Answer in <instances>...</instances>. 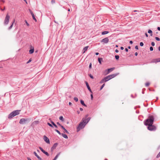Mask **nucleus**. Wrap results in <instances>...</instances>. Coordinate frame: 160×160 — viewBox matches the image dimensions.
<instances>
[{
  "mask_svg": "<svg viewBox=\"0 0 160 160\" xmlns=\"http://www.w3.org/2000/svg\"><path fill=\"white\" fill-rule=\"evenodd\" d=\"M121 50H123V49H124V48H123V47H121Z\"/></svg>",
  "mask_w": 160,
  "mask_h": 160,
  "instance_id": "bf43d9fd",
  "label": "nucleus"
},
{
  "mask_svg": "<svg viewBox=\"0 0 160 160\" xmlns=\"http://www.w3.org/2000/svg\"><path fill=\"white\" fill-rule=\"evenodd\" d=\"M108 33H109V32L108 31H104V32H102V35H105V34H107Z\"/></svg>",
  "mask_w": 160,
  "mask_h": 160,
  "instance_id": "393cba45",
  "label": "nucleus"
},
{
  "mask_svg": "<svg viewBox=\"0 0 160 160\" xmlns=\"http://www.w3.org/2000/svg\"><path fill=\"white\" fill-rule=\"evenodd\" d=\"M13 24V22H12V24H11V25L8 28V29L9 30L11 29L12 28Z\"/></svg>",
  "mask_w": 160,
  "mask_h": 160,
  "instance_id": "c756f323",
  "label": "nucleus"
},
{
  "mask_svg": "<svg viewBox=\"0 0 160 160\" xmlns=\"http://www.w3.org/2000/svg\"><path fill=\"white\" fill-rule=\"evenodd\" d=\"M160 157V152L157 155V158H158Z\"/></svg>",
  "mask_w": 160,
  "mask_h": 160,
  "instance_id": "4c0bfd02",
  "label": "nucleus"
},
{
  "mask_svg": "<svg viewBox=\"0 0 160 160\" xmlns=\"http://www.w3.org/2000/svg\"><path fill=\"white\" fill-rule=\"evenodd\" d=\"M62 136H63V138H68V137L67 136V135H66V134L62 133Z\"/></svg>",
  "mask_w": 160,
  "mask_h": 160,
  "instance_id": "b1692460",
  "label": "nucleus"
},
{
  "mask_svg": "<svg viewBox=\"0 0 160 160\" xmlns=\"http://www.w3.org/2000/svg\"><path fill=\"white\" fill-rule=\"evenodd\" d=\"M158 50L160 51V46L158 47Z\"/></svg>",
  "mask_w": 160,
  "mask_h": 160,
  "instance_id": "69168bd1",
  "label": "nucleus"
},
{
  "mask_svg": "<svg viewBox=\"0 0 160 160\" xmlns=\"http://www.w3.org/2000/svg\"><path fill=\"white\" fill-rule=\"evenodd\" d=\"M26 3H27L26 0H23Z\"/></svg>",
  "mask_w": 160,
  "mask_h": 160,
  "instance_id": "0e129e2a",
  "label": "nucleus"
},
{
  "mask_svg": "<svg viewBox=\"0 0 160 160\" xmlns=\"http://www.w3.org/2000/svg\"><path fill=\"white\" fill-rule=\"evenodd\" d=\"M60 153L59 152V153H58L56 156V157H55V158H54V159L53 160H56V159L58 158V156H59V155H60Z\"/></svg>",
  "mask_w": 160,
  "mask_h": 160,
  "instance_id": "412c9836",
  "label": "nucleus"
},
{
  "mask_svg": "<svg viewBox=\"0 0 160 160\" xmlns=\"http://www.w3.org/2000/svg\"><path fill=\"white\" fill-rule=\"evenodd\" d=\"M25 23H26L27 26H29V24L28 23L27 21L26 20H25Z\"/></svg>",
  "mask_w": 160,
  "mask_h": 160,
  "instance_id": "c9c22d12",
  "label": "nucleus"
},
{
  "mask_svg": "<svg viewBox=\"0 0 160 160\" xmlns=\"http://www.w3.org/2000/svg\"><path fill=\"white\" fill-rule=\"evenodd\" d=\"M51 122L52 124L54 126V127H55L56 128H57V125H56L52 121V122Z\"/></svg>",
  "mask_w": 160,
  "mask_h": 160,
  "instance_id": "c85d7f7f",
  "label": "nucleus"
},
{
  "mask_svg": "<svg viewBox=\"0 0 160 160\" xmlns=\"http://www.w3.org/2000/svg\"><path fill=\"white\" fill-rule=\"evenodd\" d=\"M31 60L30 59H29L28 62H27V63H29L30 62H31Z\"/></svg>",
  "mask_w": 160,
  "mask_h": 160,
  "instance_id": "a18cd8bd",
  "label": "nucleus"
},
{
  "mask_svg": "<svg viewBox=\"0 0 160 160\" xmlns=\"http://www.w3.org/2000/svg\"><path fill=\"white\" fill-rule=\"evenodd\" d=\"M158 58V59L159 60V62H160V58Z\"/></svg>",
  "mask_w": 160,
  "mask_h": 160,
  "instance_id": "338daca9",
  "label": "nucleus"
},
{
  "mask_svg": "<svg viewBox=\"0 0 160 160\" xmlns=\"http://www.w3.org/2000/svg\"><path fill=\"white\" fill-rule=\"evenodd\" d=\"M61 127L67 133H69V132H68V131L63 127V126H61Z\"/></svg>",
  "mask_w": 160,
  "mask_h": 160,
  "instance_id": "6ab92c4d",
  "label": "nucleus"
},
{
  "mask_svg": "<svg viewBox=\"0 0 160 160\" xmlns=\"http://www.w3.org/2000/svg\"><path fill=\"white\" fill-rule=\"evenodd\" d=\"M74 99L76 102H78V98L77 97H75L74 98Z\"/></svg>",
  "mask_w": 160,
  "mask_h": 160,
  "instance_id": "7c9ffc66",
  "label": "nucleus"
},
{
  "mask_svg": "<svg viewBox=\"0 0 160 160\" xmlns=\"http://www.w3.org/2000/svg\"><path fill=\"white\" fill-rule=\"evenodd\" d=\"M155 39L157 41H160V38L158 37H156Z\"/></svg>",
  "mask_w": 160,
  "mask_h": 160,
  "instance_id": "e433bc0d",
  "label": "nucleus"
},
{
  "mask_svg": "<svg viewBox=\"0 0 160 160\" xmlns=\"http://www.w3.org/2000/svg\"><path fill=\"white\" fill-rule=\"evenodd\" d=\"M135 48L136 49H138V46H136L135 47Z\"/></svg>",
  "mask_w": 160,
  "mask_h": 160,
  "instance_id": "09e8293b",
  "label": "nucleus"
},
{
  "mask_svg": "<svg viewBox=\"0 0 160 160\" xmlns=\"http://www.w3.org/2000/svg\"><path fill=\"white\" fill-rule=\"evenodd\" d=\"M148 129L150 131H154L156 129V127L154 125H151L148 126Z\"/></svg>",
  "mask_w": 160,
  "mask_h": 160,
  "instance_id": "39448f33",
  "label": "nucleus"
},
{
  "mask_svg": "<svg viewBox=\"0 0 160 160\" xmlns=\"http://www.w3.org/2000/svg\"><path fill=\"white\" fill-rule=\"evenodd\" d=\"M151 44L152 46H154L155 45V43L154 42H152Z\"/></svg>",
  "mask_w": 160,
  "mask_h": 160,
  "instance_id": "37998d69",
  "label": "nucleus"
},
{
  "mask_svg": "<svg viewBox=\"0 0 160 160\" xmlns=\"http://www.w3.org/2000/svg\"><path fill=\"white\" fill-rule=\"evenodd\" d=\"M39 148L40 149L43 153H44L46 155L48 156H49V154L48 153L46 152H45V151H44V150H43V149L41 148V147H39Z\"/></svg>",
  "mask_w": 160,
  "mask_h": 160,
  "instance_id": "1a4fd4ad",
  "label": "nucleus"
},
{
  "mask_svg": "<svg viewBox=\"0 0 160 160\" xmlns=\"http://www.w3.org/2000/svg\"><path fill=\"white\" fill-rule=\"evenodd\" d=\"M47 124H48L49 126H50V127H52V128H53V126H52L51 124L50 123H49L48 122Z\"/></svg>",
  "mask_w": 160,
  "mask_h": 160,
  "instance_id": "72a5a7b5",
  "label": "nucleus"
},
{
  "mask_svg": "<svg viewBox=\"0 0 160 160\" xmlns=\"http://www.w3.org/2000/svg\"><path fill=\"white\" fill-rule=\"evenodd\" d=\"M115 58L117 60H118L119 58V56L118 55H116L115 56Z\"/></svg>",
  "mask_w": 160,
  "mask_h": 160,
  "instance_id": "2f4dec72",
  "label": "nucleus"
},
{
  "mask_svg": "<svg viewBox=\"0 0 160 160\" xmlns=\"http://www.w3.org/2000/svg\"><path fill=\"white\" fill-rule=\"evenodd\" d=\"M115 52H118V49H116L115 50Z\"/></svg>",
  "mask_w": 160,
  "mask_h": 160,
  "instance_id": "864d4df0",
  "label": "nucleus"
},
{
  "mask_svg": "<svg viewBox=\"0 0 160 160\" xmlns=\"http://www.w3.org/2000/svg\"><path fill=\"white\" fill-rule=\"evenodd\" d=\"M90 77L92 79H93V77L91 74L89 75Z\"/></svg>",
  "mask_w": 160,
  "mask_h": 160,
  "instance_id": "ea45409f",
  "label": "nucleus"
},
{
  "mask_svg": "<svg viewBox=\"0 0 160 160\" xmlns=\"http://www.w3.org/2000/svg\"><path fill=\"white\" fill-rule=\"evenodd\" d=\"M20 111L16 110L11 112L9 115V118H12L14 116L18 115Z\"/></svg>",
  "mask_w": 160,
  "mask_h": 160,
  "instance_id": "7ed1b4c3",
  "label": "nucleus"
},
{
  "mask_svg": "<svg viewBox=\"0 0 160 160\" xmlns=\"http://www.w3.org/2000/svg\"><path fill=\"white\" fill-rule=\"evenodd\" d=\"M10 19V16L8 14L6 15L5 19L4 20V23L5 25H7L9 22Z\"/></svg>",
  "mask_w": 160,
  "mask_h": 160,
  "instance_id": "20e7f679",
  "label": "nucleus"
},
{
  "mask_svg": "<svg viewBox=\"0 0 160 160\" xmlns=\"http://www.w3.org/2000/svg\"><path fill=\"white\" fill-rule=\"evenodd\" d=\"M28 120L27 119L22 118L19 121V123L21 124H23L25 123V122Z\"/></svg>",
  "mask_w": 160,
  "mask_h": 160,
  "instance_id": "423d86ee",
  "label": "nucleus"
},
{
  "mask_svg": "<svg viewBox=\"0 0 160 160\" xmlns=\"http://www.w3.org/2000/svg\"><path fill=\"white\" fill-rule=\"evenodd\" d=\"M157 29H158V30L159 31H160V27H158V28H157Z\"/></svg>",
  "mask_w": 160,
  "mask_h": 160,
  "instance_id": "3c124183",
  "label": "nucleus"
},
{
  "mask_svg": "<svg viewBox=\"0 0 160 160\" xmlns=\"http://www.w3.org/2000/svg\"><path fill=\"white\" fill-rule=\"evenodd\" d=\"M158 62H159L158 58L153 59L151 61L152 63H157Z\"/></svg>",
  "mask_w": 160,
  "mask_h": 160,
  "instance_id": "ddd939ff",
  "label": "nucleus"
},
{
  "mask_svg": "<svg viewBox=\"0 0 160 160\" xmlns=\"http://www.w3.org/2000/svg\"><path fill=\"white\" fill-rule=\"evenodd\" d=\"M114 69V68H112L107 69L108 72L107 74H109L110 72L112 71Z\"/></svg>",
  "mask_w": 160,
  "mask_h": 160,
  "instance_id": "4468645a",
  "label": "nucleus"
},
{
  "mask_svg": "<svg viewBox=\"0 0 160 160\" xmlns=\"http://www.w3.org/2000/svg\"><path fill=\"white\" fill-rule=\"evenodd\" d=\"M150 49L151 51H152L153 50V48L152 47H151L150 48Z\"/></svg>",
  "mask_w": 160,
  "mask_h": 160,
  "instance_id": "79ce46f5",
  "label": "nucleus"
},
{
  "mask_svg": "<svg viewBox=\"0 0 160 160\" xmlns=\"http://www.w3.org/2000/svg\"><path fill=\"white\" fill-rule=\"evenodd\" d=\"M59 119L62 121H64V118L62 116H61L59 118Z\"/></svg>",
  "mask_w": 160,
  "mask_h": 160,
  "instance_id": "cd10ccee",
  "label": "nucleus"
},
{
  "mask_svg": "<svg viewBox=\"0 0 160 160\" xmlns=\"http://www.w3.org/2000/svg\"><path fill=\"white\" fill-rule=\"evenodd\" d=\"M28 160H31V159L30 158H28Z\"/></svg>",
  "mask_w": 160,
  "mask_h": 160,
  "instance_id": "e2e57ef3",
  "label": "nucleus"
},
{
  "mask_svg": "<svg viewBox=\"0 0 160 160\" xmlns=\"http://www.w3.org/2000/svg\"><path fill=\"white\" fill-rule=\"evenodd\" d=\"M88 48V46H87L84 47L83 49V53H85V52L87 50Z\"/></svg>",
  "mask_w": 160,
  "mask_h": 160,
  "instance_id": "dca6fc26",
  "label": "nucleus"
},
{
  "mask_svg": "<svg viewBox=\"0 0 160 160\" xmlns=\"http://www.w3.org/2000/svg\"><path fill=\"white\" fill-rule=\"evenodd\" d=\"M140 45L141 46H142L143 45V43L142 42H141L140 43Z\"/></svg>",
  "mask_w": 160,
  "mask_h": 160,
  "instance_id": "58836bf2",
  "label": "nucleus"
},
{
  "mask_svg": "<svg viewBox=\"0 0 160 160\" xmlns=\"http://www.w3.org/2000/svg\"><path fill=\"white\" fill-rule=\"evenodd\" d=\"M90 119V118H83L82 121L79 123L77 128L78 132L79 131L80 129L83 128L85 125L88 123Z\"/></svg>",
  "mask_w": 160,
  "mask_h": 160,
  "instance_id": "f257e3e1",
  "label": "nucleus"
},
{
  "mask_svg": "<svg viewBox=\"0 0 160 160\" xmlns=\"http://www.w3.org/2000/svg\"><path fill=\"white\" fill-rule=\"evenodd\" d=\"M148 32L150 34V35L151 36L152 35V32L151 30L149 29L148 31Z\"/></svg>",
  "mask_w": 160,
  "mask_h": 160,
  "instance_id": "5701e85b",
  "label": "nucleus"
},
{
  "mask_svg": "<svg viewBox=\"0 0 160 160\" xmlns=\"http://www.w3.org/2000/svg\"><path fill=\"white\" fill-rule=\"evenodd\" d=\"M138 53L137 52H136L135 53V55L136 56H137V55H138Z\"/></svg>",
  "mask_w": 160,
  "mask_h": 160,
  "instance_id": "603ef678",
  "label": "nucleus"
},
{
  "mask_svg": "<svg viewBox=\"0 0 160 160\" xmlns=\"http://www.w3.org/2000/svg\"><path fill=\"white\" fill-rule=\"evenodd\" d=\"M107 82L106 81V80H105V79L104 78H103L102 79V80L100 81V83L101 84V83H102L104 82Z\"/></svg>",
  "mask_w": 160,
  "mask_h": 160,
  "instance_id": "f3484780",
  "label": "nucleus"
},
{
  "mask_svg": "<svg viewBox=\"0 0 160 160\" xmlns=\"http://www.w3.org/2000/svg\"><path fill=\"white\" fill-rule=\"evenodd\" d=\"M153 121L154 118L153 117L151 116L145 122V124L148 126L152 125L153 123Z\"/></svg>",
  "mask_w": 160,
  "mask_h": 160,
  "instance_id": "f03ea898",
  "label": "nucleus"
},
{
  "mask_svg": "<svg viewBox=\"0 0 160 160\" xmlns=\"http://www.w3.org/2000/svg\"><path fill=\"white\" fill-rule=\"evenodd\" d=\"M57 124L59 126H60L61 127V126H62L58 122H57Z\"/></svg>",
  "mask_w": 160,
  "mask_h": 160,
  "instance_id": "8fccbe9b",
  "label": "nucleus"
},
{
  "mask_svg": "<svg viewBox=\"0 0 160 160\" xmlns=\"http://www.w3.org/2000/svg\"><path fill=\"white\" fill-rule=\"evenodd\" d=\"M91 99L92 100L93 98V95L92 94H91Z\"/></svg>",
  "mask_w": 160,
  "mask_h": 160,
  "instance_id": "49530a36",
  "label": "nucleus"
},
{
  "mask_svg": "<svg viewBox=\"0 0 160 160\" xmlns=\"http://www.w3.org/2000/svg\"><path fill=\"white\" fill-rule=\"evenodd\" d=\"M104 78V79H105V80H106V81H107L110 80L108 76L105 77Z\"/></svg>",
  "mask_w": 160,
  "mask_h": 160,
  "instance_id": "a878e982",
  "label": "nucleus"
},
{
  "mask_svg": "<svg viewBox=\"0 0 160 160\" xmlns=\"http://www.w3.org/2000/svg\"><path fill=\"white\" fill-rule=\"evenodd\" d=\"M117 74H112L108 76L110 80L115 77L116 76Z\"/></svg>",
  "mask_w": 160,
  "mask_h": 160,
  "instance_id": "9d476101",
  "label": "nucleus"
},
{
  "mask_svg": "<svg viewBox=\"0 0 160 160\" xmlns=\"http://www.w3.org/2000/svg\"><path fill=\"white\" fill-rule=\"evenodd\" d=\"M15 19H14L13 22V23L15 22Z\"/></svg>",
  "mask_w": 160,
  "mask_h": 160,
  "instance_id": "774afa93",
  "label": "nucleus"
},
{
  "mask_svg": "<svg viewBox=\"0 0 160 160\" xmlns=\"http://www.w3.org/2000/svg\"><path fill=\"white\" fill-rule=\"evenodd\" d=\"M29 11H30V12L32 16V17L33 18V20H35V22H37V20L36 19V18H35V16H34V15L33 14V13L31 11V10H29Z\"/></svg>",
  "mask_w": 160,
  "mask_h": 160,
  "instance_id": "9b49d317",
  "label": "nucleus"
},
{
  "mask_svg": "<svg viewBox=\"0 0 160 160\" xmlns=\"http://www.w3.org/2000/svg\"><path fill=\"white\" fill-rule=\"evenodd\" d=\"M85 83L86 84V85L87 88H88V90L91 93H92V91L88 82H85Z\"/></svg>",
  "mask_w": 160,
  "mask_h": 160,
  "instance_id": "f8f14e48",
  "label": "nucleus"
},
{
  "mask_svg": "<svg viewBox=\"0 0 160 160\" xmlns=\"http://www.w3.org/2000/svg\"><path fill=\"white\" fill-rule=\"evenodd\" d=\"M150 84V83L149 82H147L145 85V86L146 87H148V86Z\"/></svg>",
  "mask_w": 160,
  "mask_h": 160,
  "instance_id": "bb28decb",
  "label": "nucleus"
},
{
  "mask_svg": "<svg viewBox=\"0 0 160 160\" xmlns=\"http://www.w3.org/2000/svg\"><path fill=\"white\" fill-rule=\"evenodd\" d=\"M34 153L35 155L37 158L39 160H42V159L40 158V157L37 154V153L35 152H34Z\"/></svg>",
  "mask_w": 160,
  "mask_h": 160,
  "instance_id": "2eb2a0df",
  "label": "nucleus"
},
{
  "mask_svg": "<svg viewBox=\"0 0 160 160\" xmlns=\"http://www.w3.org/2000/svg\"><path fill=\"white\" fill-rule=\"evenodd\" d=\"M91 67H92V64H91V63H90L89 65V68H91Z\"/></svg>",
  "mask_w": 160,
  "mask_h": 160,
  "instance_id": "de8ad7c7",
  "label": "nucleus"
},
{
  "mask_svg": "<svg viewBox=\"0 0 160 160\" xmlns=\"http://www.w3.org/2000/svg\"><path fill=\"white\" fill-rule=\"evenodd\" d=\"M98 60L100 64H101V62L102 60V58H98Z\"/></svg>",
  "mask_w": 160,
  "mask_h": 160,
  "instance_id": "4be33fe9",
  "label": "nucleus"
},
{
  "mask_svg": "<svg viewBox=\"0 0 160 160\" xmlns=\"http://www.w3.org/2000/svg\"><path fill=\"white\" fill-rule=\"evenodd\" d=\"M81 104L85 107H87V105L85 104L84 101L82 100H81L80 101Z\"/></svg>",
  "mask_w": 160,
  "mask_h": 160,
  "instance_id": "aec40b11",
  "label": "nucleus"
},
{
  "mask_svg": "<svg viewBox=\"0 0 160 160\" xmlns=\"http://www.w3.org/2000/svg\"><path fill=\"white\" fill-rule=\"evenodd\" d=\"M72 103H71V102H69V105H72Z\"/></svg>",
  "mask_w": 160,
  "mask_h": 160,
  "instance_id": "052dcab7",
  "label": "nucleus"
},
{
  "mask_svg": "<svg viewBox=\"0 0 160 160\" xmlns=\"http://www.w3.org/2000/svg\"><path fill=\"white\" fill-rule=\"evenodd\" d=\"M96 55H98L99 54V53L98 52H96L95 53Z\"/></svg>",
  "mask_w": 160,
  "mask_h": 160,
  "instance_id": "680f3d73",
  "label": "nucleus"
},
{
  "mask_svg": "<svg viewBox=\"0 0 160 160\" xmlns=\"http://www.w3.org/2000/svg\"><path fill=\"white\" fill-rule=\"evenodd\" d=\"M51 3L52 4L54 3H55V0H52L51 1Z\"/></svg>",
  "mask_w": 160,
  "mask_h": 160,
  "instance_id": "a19ab883",
  "label": "nucleus"
},
{
  "mask_svg": "<svg viewBox=\"0 0 160 160\" xmlns=\"http://www.w3.org/2000/svg\"><path fill=\"white\" fill-rule=\"evenodd\" d=\"M55 131L57 132H58L59 135H61V133H60V132L58 130L56 129V130H55Z\"/></svg>",
  "mask_w": 160,
  "mask_h": 160,
  "instance_id": "f704fd0d",
  "label": "nucleus"
},
{
  "mask_svg": "<svg viewBox=\"0 0 160 160\" xmlns=\"http://www.w3.org/2000/svg\"><path fill=\"white\" fill-rule=\"evenodd\" d=\"M132 43H133V42H132V41H130V44H132Z\"/></svg>",
  "mask_w": 160,
  "mask_h": 160,
  "instance_id": "13d9d810",
  "label": "nucleus"
},
{
  "mask_svg": "<svg viewBox=\"0 0 160 160\" xmlns=\"http://www.w3.org/2000/svg\"><path fill=\"white\" fill-rule=\"evenodd\" d=\"M80 110L81 111H82L83 110V109L82 108H80Z\"/></svg>",
  "mask_w": 160,
  "mask_h": 160,
  "instance_id": "6e6d98bb",
  "label": "nucleus"
},
{
  "mask_svg": "<svg viewBox=\"0 0 160 160\" xmlns=\"http://www.w3.org/2000/svg\"><path fill=\"white\" fill-rule=\"evenodd\" d=\"M145 35H146V36L147 37H148V34H147V33H145Z\"/></svg>",
  "mask_w": 160,
  "mask_h": 160,
  "instance_id": "4d7b16f0",
  "label": "nucleus"
},
{
  "mask_svg": "<svg viewBox=\"0 0 160 160\" xmlns=\"http://www.w3.org/2000/svg\"><path fill=\"white\" fill-rule=\"evenodd\" d=\"M125 50L126 51V52H128V49L127 48H126L125 49Z\"/></svg>",
  "mask_w": 160,
  "mask_h": 160,
  "instance_id": "5fc2aeb1",
  "label": "nucleus"
},
{
  "mask_svg": "<svg viewBox=\"0 0 160 160\" xmlns=\"http://www.w3.org/2000/svg\"><path fill=\"white\" fill-rule=\"evenodd\" d=\"M34 52V49L33 48H32V49H31L29 51V52L30 54H32V53Z\"/></svg>",
  "mask_w": 160,
  "mask_h": 160,
  "instance_id": "a211bd4d",
  "label": "nucleus"
},
{
  "mask_svg": "<svg viewBox=\"0 0 160 160\" xmlns=\"http://www.w3.org/2000/svg\"><path fill=\"white\" fill-rule=\"evenodd\" d=\"M109 41V39L108 38H105L102 39L101 41V42H103L105 43H108Z\"/></svg>",
  "mask_w": 160,
  "mask_h": 160,
  "instance_id": "0eeeda50",
  "label": "nucleus"
},
{
  "mask_svg": "<svg viewBox=\"0 0 160 160\" xmlns=\"http://www.w3.org/2000/svg\"><path fill=\"white\" fill-rule=\"evenodd\" d=\"M105 85V83H104L102 85V86L101 87V88H100V90H101L102 88H103V87Z\"/></svg>",
  "mask_w": 160,
  "mask_h": 160,
  "instance_id": "473e14b6",
  "label": "nucleus"
},
{
  "mask_svg": "<svg viewBox=\"0 0 160 160\" xmlns=\"http://www.w3.org/2000/svg\"><path fill=\"white\" fill-rule=\"evenodd\" d=\"M43 139L47 143H49L50 141L49 138L47 137L46 136H44L43 137Z\"/></svg>",
  "mask_w": 160,
  "mask_h": 160,
  "instance_id": "6e6552de",
  "label": "nucleus"
},
{
  "mask_svg": "<svg viewBox=\"0 0 160 160\" xmlns=\"http://www.w3.org/2000/svg\"><path fill=\"white\" fill-rule=\"evenodd\" d=\"M5 7H4V8H3V9H2V8H0V9L2 11H4V10H5Z\"/></svg>",
  "mask_w": 160,
  "mask_h": 160,
  "instance_id": "c03bdc74",
  "label": "nucleus"
}]
</instances>
